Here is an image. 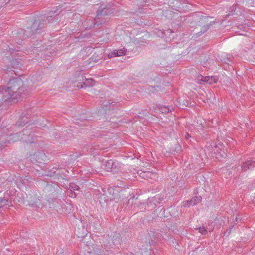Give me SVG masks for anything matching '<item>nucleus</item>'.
Wrapping results in <instances>:
<instances>
[{"mask_svg": "<svg viewBox=\"0 0 255 255\" xmlns=\"http://www.w3.org/2000/svg\"><path fill=\"white\" fill-rule=\"evenodd\" d=\"M121 164L116 161L108 160L103 161L101 167L107 171L117 172L121 167Z\"/></svg>", "mask_w": 255, "mask_h": 255, "instance_id": "nucleus-1", "label": "nucleus"}, {"mask_svg": "<svg viewBox=\"0 0 255 255\" xmlns=\"http://www.w3.org/2000/svg\"><path fill=\"white\" fill-rule=\"evenodd\" d=\"M204 29H205V30H204V32L206 31L207 29H209V26H206V27L204 28Z\"/></svg>", "mask_w": 255, "mask_h": 255, "instance_id": "nucleus-21", "label": "nucleus"}, {"mask_svg": "<svg viewBox=\"0 0 255 255\" xmlns=\"http://www.w3.org/2000/svg\"><path fill=\"white\" fill-rule=\"evenodd\" d=\"M251 161H252V164L253 163H255V158L254 159H253V160H251Z\"/></svg>", "mask_w": 255, "mask_h": 255, "instance_id": "nucleus-24", "label": "nucleus"}, {"mask_svg": "<svg viewBox=\"0 0 255 255\" xmlns=\"http://www.w3.org/2000/svg\"><path fill=\"white\" fill-rule=\"evenodd\" d=\"M139 175L141 177L145 179L151 178L152 175H155L150 171H142L139 173Z\"/></svg>", "mask_w": 255, "mask_h": 255, "instance_id": "nucleus-9", "label": "nucleus"}, {"mask_svg": "<svg viewBox=\"0 0 255 255\" xmlns=\"http://www.w3.org/2000/svg\"><path fill=\"white\" fill-rule=\"evenodd\" d=\"M27 200L31 206H38L40 204V200L35 194H29L27 196Z\"/></svg>", "mask_w": 255, "mask_h": 255, "instance_id": "nucleus-2", "label": "nucleus"}, {"mask_svg": "<svg viewBox=\"0 0 255 255\" xmlns=\"http://www.w3.org/2000/svg\"><path fill=\"white\" fill-rule=\"evenodd\" d=\"M228 141H229V140H227V139H225V138H224V142H226L227 144H228Z\"/></svg>", "mask_w": 255, "mask_h": 255, "instance_id": "nucleus-20", "label": "nucleus"}, {"mask_svg": "<svg viewBox=\"0 0 255 255\" xmlns=\"http://www.w3.org/2000/svg\"><path fill=\"white\" fill-rule=\"evenodd\" d=\"M95 82L92 79H87L84 82V85L86 87H87L93 86H94L95 85Z\"/></svg>", "mask_w": 255, "mask_h": 255, "instance_id": "nucleus-11", "label": "nucleus"}, {"mask_svg": "<svg viewBox=\"0 0 255 255\" xmlns=\"http://www.w3.org/2000/svg\"><path fill=\"white\" fill-rule=\"evenodd\" d=\"M252 165L251 160H248L245 162L243 163L241 165V168L242 171H246L250 169V166Z\"/></svg>", "mask_w": 255, "mask_h": 255, "instance_id": "nucleus-8", "label": "nucleus"}, {"mask_svg": "<svg viewBox=\"0 0 255 255\" xmlns=\"http://www.w3.org/2000/svg\"><path fill=\"white\" fill-rule=\"evenodd\" d=\"M27 137V136H25L24 138L26 142H27V140H26V138Z\"/></svg>", "mask_w": 255, "mask_h": 255, "instance_id": "nucleus-26", "label": "nucleus"}, {"mask_svg": "<svg viewBox=\"0 0 255 255\" xmlns=\"http://www.w3.org/2000/svg\"><path fill=\"white\" fill-rule=\"evenodd\" d=\"M232 62L231 57H229L227 58H224V70L226 69L225 67V65H227L228 66L229 70H233V66L230 65L229 62Z\"/></svg>", "mask_w": 255, "mask_h": 255, "instance_id": "nucleus-10", "label": "nucleus"}, {"mask_svg": "<svg viewBox=\"0 0 255 255\" xmlns=\"http://www.w3.org/2000/svg\"><path fill=\"white\" fill-rule=\"evenodd\" d=\"M77 87L78 88H86V87H85V86L84 85V83H79L77 85Z\"/></svg>", "mask_w": 255, "mask_h": 255, "instance_id": "nucleus-19", "label": "nucleus"}, {"mask_svg": "<svg viewBox=\"0 0 255 255\" xmlns=\"http://www.w3.org/2000/svg\"><path fill=\"white\" fill-rule=\"evenodd\" d=\"M230 11L229 12V13L226 15L224 17V18H227L228 17H229L230 15H232L234 14V13L236 10V7L235 5H232L231 7H230Z\"/></svg>", "mask_w": 255, "mask_h": 255, "instance_id": "nucleus-14", "label": "nucleus"}, {"mask_svg": "<svg viewBox=\"0 0 255 255\" xmlns=\"http://www.w3.org/2000/svg\"><path fill=\"white\" fill-rule=\"evenodd\" d=\"M222 144L218 143V144H216L213 147V151L215 155L216 158H218V157H221L222 152Z\"/></svg>", "mask_w": 255, "mask_h": 255, "instance_id": "nucleus-6", "label": "nucleus"}, {"mask_svg": "<svg viewBox=\"0 0 255 255\" xmlns=\"http://www.w3.org/2000/svg\"><path fill=\"white\" fill-rule=\"evenodd\" d=\"M12 136H14V138H15V137H17V134H15V135H12Z\"/></svg>", "mask_w": 255, "mask_h": 255, "instance_id": "nucleus-25", "label": "nucleus"}, {"mask_svg": "<svg viewBox=\"0 0 255 255\" xmlns=\"http://www.w3.org/2000/svg\"><path fill=\"white\" fill-rule=\"evenodd\" d=\"M202 200V197L200 196H195L193 197L192 199L187 200L185 202H183V206H194L196 205L197 204L200 203Z\"/></svg>", "mask_w": 255, "mask_h": 255, "instance_id": "nucleus-3", "label": "nucleus"}, {"mask_svg": "<svg viewBox=\"0 0 255 255\" xmlns=\"http://www.w3.org/2000/svg\"><path fill=\"white\" fill-rule=\"evenodd\" d=\"M126 52V50L125 48H123L119 50H115L109 54V56L110 57L121 56L125 55Z\"/></svg>", "mask_w": 255, "mask_h": 255, "instance_id": "nucleus-7", "label": "nucleus"}, {"mask_svg": "<svg viewBox=\"0 0 255 255\" xmlns=\"http://www.w3.org/2000/svg\"><path fill=\"white\" fill-rule=\"evenodd\" d=\"M198 80L200 81H202L204 82H206L209 84H212L213 83H216L218 80V78L215 76H206L204 77L202 75H199L198 77Z\"/></svg>", "mask_w": 255, "mask_h": 255, "instance_id": "nucleus-4", "label": "nucleus"}, {"mask_svg": "<svg viewBox=\"0 0 255 255\" xmlns=\"http://www.w3.org/2000/svg\"><path fill=\"white\" fill-rule=\"evenodd\" d=\"M111 11V10L109 8L107 7L104 5H101L99 9L97 10V16L99 17L103 15H108ZM97 18L99 19L100 18L97 17Z\"/></svg>", "mask_w": 255, "mask_h": 255, "instance_id": "nucleus-5", "label": "nucleus"}, {"mask_svg": "<svg viewBox=\"0 0 255 255\" xmlns=\"http://www.w3.org/2000/svg\"><path fill=\"white\" fill-rule=\"evenodd\" d=\"M239 28L240 29H243L246 30V29L249 27L248 25L247 24H244V25H239Z\"/></svg>", "mask_w": 255, "mask_h": 255, "instance_id": "nucleus-17", "label": "nucleus"}, {"mask_svg": "<svg viewBox=\"0 0 255 255\" xmlns=\"http://www.w3.org/2000/svg\"><path fill=\"white\" fill-rule=\"evenodd\" d=\"M158 109L162 113H167L169 111V109L166 106H158Z\"/></svg>", "mask_w": 255, "mask_h": 255, "instance_id": "nucleus-12", "label": "nucleus"}, {"mask_svg": "<svg viewBox=\"0 0 255 255\" xmlns=\"http://www.w3.org/2000/svg\"><path fill=\"white\" fill-rule=\"evenodd\" d=\"M179 107L182 108V109H183L184 108V105H181V104L179 105Z\"/></svg>", "mask_w": 255, "mask_h": 255, "instance_id": "nucleus-23", "label": "nucleus"}, {"mask_svg": "<svg viewBox=\"0 0 255 255\" xmlns=\"http://www.w3.org/2000/svg\"><path fill=\"white\" fill-rule=\"evenodd\" d=\"M1 8V7H0V9Z\"/></svg>", "mask_w": 255, "mask_h": 255, "instance_id": "nucleus-30", "label": "nucleus"}, {"mask_svg": "<svg viewBox=\"0 0 255 255\" xmlns=\"http://www.w3.org/2000/svg\"><path fill=\"white\" fill-rule=\"evenodd\" d=\"M232 206H234V207H235V205L234 204H232Z\"/></svg>", "mask_w": 255, "mask_h": 255, "instance_id": "nucleus-27", "label": "nucleus"}, {"mask_svg": "<svg viewBox=\"0 0 255 255\" xmlns=\"http://www.w3.org/2000/svg\"><path fill=\"white\" fill-rule=\"evenodd\" d=\"M68 194H69V196L72 198H75L76 197V193L72 190L69 191Z\"/></svg>", "mask_w": 255, "mask_h": 255, "instance_id": "nucleus-18", "label": "nucleus"}, {"mask_svg": "<svg viewBox=\"0 0 255 255\" xmlns=\"http://www.w3.org/2000/svg\"><path fill=\"white\" fill-rule=\"evenodd\" d=\"M69 189L70 190H78L79 189V187L74 183H70L69 184Z\"/></svg>", "mask_w": 255, "mask_h": 255, "instance_id": "nucleus-13", "label": "nucleus"}, {"mask_svg": "<svg viewBox=\"0 0 255 255\" xmlns=\"http://www.w3.org/2000/svg\"><path fill=\"white\" fill-rule=\"evenodd\" d=\"M185 137L186 138H188L190 137V136L189 135V134L188 133H186Z\"/></svg>", "mask_w": 255, "mask_h": 255, "instance_id": "nucleus-22", "label": "nucleus"}, {"mask_svg": "<svg viewBox=\"0 0 255 255\" xmlns=\"http://www.w3.org/2000/svg\"><path fill=\"white\" fill-rule=\"evenodd\" d=\"M11 0H9V2H10V1H11Z\"/></svg>", "mask_w": 255, "mask_h": 255, "instance_id": "nucleus-29", "label": "nucleus"}, {"mask_svg": "<svg viewBox=\"0 0 255 255\" xmlns=\"http://www.w3.org/2000/svg\"><path fill=\"white\" fill-rule=\"evenodd\" d=\"M198 231L202 235H205L207 233V230L204 226L200 227L198 228Z\"/></svg>", "mask_w": 255, "mask_h": 255, "instance_id": "nucleus-15", "label": "nucleus"}, {"mask_svg": "<svg viewBox=\"0 0 255 255\" xmlns=\"http://www.w3.org/2000/svg\"><path fill=\"white\" fill-rule=\"evenodd\" d=\"M41 155L44 156H45V155H44L43 154H42Z\"/></svg>", "mask_w": 255, "mask_h": 255, "instance_id": "nucleus-28", "label": "nucleus"}, {"mask_svg": "<svg viewBox=\"0 0 255 255\" xmlns=\"http://www.w3.org/2000/svg\"><path fill=\"white\" fill-rule=\"evenodd\" d=\"M8 202V200L5 199L1 200L0 201V207H2V206H5L7 205V203Z\"/></svg>", "mask_w": 255, "mask_h": 255, "instance_id": "nucleus-16", "label": "nucleus"}]
</instances>
